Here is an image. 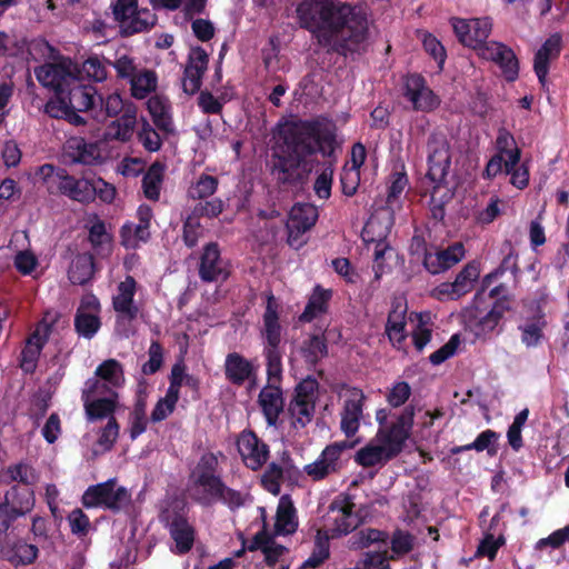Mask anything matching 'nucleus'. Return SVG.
Instances as JSON below:
<instances>
[{
    "label": "nucleus",
    "mask_w": 569,
    "mask_h": 569,
    "mask_svg": "<svg viewBox=\"0 0 569 569\" xmlns=\"http://www.w3.org/2000/svg\"><path fill=\"white\" fill-rule=\"evenodd\" d=\"M94 376L119 389L124 385L123 366L116 359L102 361L94 371Z\"/></svg>",
    "instance_id": "a18cd8bd"
},
{
    "label": "nucleus",
    "mask_w": 569,
    "mask_h": 569,
    "mask_svg": "<svg viewBox=\"0 0 569 569\" xmlns=\"http://www.w3.org/2000/svg\"><path fill=\"white\" fill-rule=\"evenodd\" d=\"M129 82L132 97L144 99L156 90L158 78L153 70L142 69L138 70Z\"/></svg>",
    "instance_id": "c03bdc74"
},
{
    "label": "nucleus",
    "mask_w": 569,
    "mask_h": 569,
    "mask_svg": "<svg viewBox=\"0 0 569 569\" xmlns=\"http://www.w3.org/2000/svg\"><path fill=\"white\" fill-rule=\"evenodd\" d=\"M92 181L93 176L76 178L74 176L69 174L67 197L81 203H90L94 201L96 188Z\"/></svg>",
    "instance_id": "a19ab883"
},
{
    "label": "nucleus",
    "mask_w": 569,
    "mask_h": 569,
    "mask_svg": "<svg viewBox=\"0 0 569 569\" xmlns=\"http://www.w3.org/2000/svg\"><path fill=\"white\" fill-rule=\"evenodd\" d=\"M117 479L89 486L83 492L81 503L84 508H103L113 513L127 509L131 505V492L126 487H116Z\"/></svg>",
    "instance_id": "20e7f679"
},
{
    "label": "nucleus",
    "mask_w": 569,
    "mask_h": 569,
    "mask_svg": "<svg viewBox=\"0 0 569 569\" xmlns=\"http://www.w3.org/2000/svg\"><path fill=\"white\" fill-rule=\"evenodd\" d=\"M118 295L112 298L113 310L128 321L134 320L139 315V308L134 303L137 281L132 276H127L118 284Z\"/></svg>",
    "instance_id": "5701e85b"
},
{
    "label": "nucleus",
    "mask_w": 569,
    "mask_h": 569,
    "mask_svg": "<svg viewBox=\"0 0 569 569\" xmlns=\"http://www.w3.org/2000/svg\"><path fill=\"white\" fill-rule=\"evenodd\" d=\"M164 164L156 161L144 173L142 178V189L144 197L152 201H158L160 198L161 184L163 181Z\"/></svg>",
    "instance_id": "79ce46f5"
},
{
    "label": "nucleus",
    "mask_w": 569,
    "mask_h": 569,
    "mask_svg": "<svg viewBox=\"0 0 569 569\" xmlns=\"http://www.w3.org/2000/svg\"><path fill=\"white\" fill-rule=\"evenodd\" d=\"M428 171L426 178L433 184H446V177L451 164L450 144L441 133H432L427 141Z\"/></svg>",
    "instance_id": "423d86ee"
},
{
    "label": "nucleus",
    "mask_w": 569,
    "mask_h": 569,
    "mask_svg": "<svg viewBox=\"0 0 569 569\" xmlns=\"http://www.w3.org/2000/svg\"><path fill=\"white\" fill-rule=\"evenodd\" d=\"M257 402L267 425L276 427L286 405L281 386L264 385L258 395Z\"/></svg>",
    "instance_id": "aec40b11"
},
{
    "label": "nucleus",
    "mask_w": 569,
    "mask_h": 569,
    "mask_svg": "<svg viewBox=\"0 0 569 569\" xmlns=\"http://www.w3.org/2000/svg\"><path fill=\"white\" fill-rule=\"evenodd\" d=\"M366 396L359 388H351L341 411L340 428L346 437H353L360 427Z\"/></svg>",
    "instance_id": "4468645a"
},
{
    "label": "nucleus",
    "mask_w": 569,
    "mask_h": 569,
    "mask_svg": "<svg viewBox=\"0 0 569 569\" xmlns=\"http://www.w3.org/2000/svg\"><path fill=\"white\" fill-rule=\"evenodd\" d=\"M8 508L19 517L30 512L34 506L32 486H12L4 495Z\"/></svg>",
    "instance_id": "72a5a7b5"
},
{
    "label": "nucleus",
    "mask_w": 569,
    "mask_h": 569,
    "mask_svg": "<svg viewBox=\"0 0 569 569\" xmlns=\"http://www.w3.org/2000/svg\"><path fill=\"white\" fill-rule=\"evenodd\" d=\"M137 124V107L128 102L124 112L107 128V136L113 140L128 142L131 140Z\"/></svg>",
    "instance_id": "cd10ccee"
},
{
    "label": "nucleus",
    "mask_w": 569,
    "mask_h": 569,
    "mask_svg": "<svg viewBox=\"0 0 569 569\" xmlns=\"http://www.w3.org/2000/svg\"><path fill=\"white\" fill-rule=\"evenodd\" d=\"M218 466H219L218 458L214 453H212V452L203 453L200 457V459L192 472L193 480L194 479H203L206 477L218 476L217 475Z\"/></svg>",
    "instance_id": "680f3d73"
},
{
    "label": "nucleus",
    "mask_w": 569,
    "mask_h": 569,
    "mask_svg": "<svg viewBox=\"0 0 569 569\" xmlns=\"http://www.w3.org/2000/svg\"><path fill=\"white\" fill-rule=\"evenodd\" d=\"M38 174L42 179L49 194L67 197L69 181L67 169L46 163L39 168Z\"/></svg>",
    "instance_id": "c756f323"
},
{
    "label": "nucleus",
    "mask_w": 569,
    "mask_h": 569,
    "mask_svg": "<svg viewBox=\"0 0 569 569\" xmlns=\"http://www.w3.org/2000/svg\"><path fill=\"white\" fill-rule=\"evenodd\" d=\"M129 435L131 440H136L147 430L148 420L144 401L138 400L134 403L133 409L129 415Z\"/></svg>",
    "instance_id": "6e6d98bb"
},
{
    "label": "nucleus",
    "mask_w": 569,
    "mask_h": 569,
    "mask_svg": "<svg viewBox=\"0 0 569 569\" xmlns=\"http://www.w3.org/2000/svg\"><path fill=\"white\" fill-rule=\"evenodd\" d=\"M229 272L226 269L217 242H209L203 247L199 262V277L203 282L223 281Z\"/></svg>",
    "instance_id": "dca6fc26"
},
{
    "label": "nucleus",
    "mask_w": 569,
    "mask_h": 569,
    "mask_svg": "<svg viewBox=\"0 0 569 569\" xmlns=\"http://www.w3.org/2000/svg\"><path fill=\"white\" fill-rule=\"evenodd\" d=\"M328 352V341L323 332L310 335L300 347V353L309 369H315Z\"/></svg>",
    "instance_id": "c9c22d12"
},
{
    "label": "nucleus",
    "mask_w": 569,
    "mask_h": 569,
    "mask_svg": "<svg viewBox=\"0 0 569 569\" xmlns=\"http://www.w3.org/2000/svg\"><path fill=\"white\" fill-rule=\"evenodd\" d=\"M149 360L142 366V373L154 375L163 363V347L158 340H152L148 350Z\"/></svg>",
    "instance_id": "e2e57ef3"
},
{
    "label": "nucleus",
    "mask_w": 569,
    "mask_h": 569,
    "mask_svg": "<svg viewBox=\"0 0 569 569\" xmlns=\"http://www.w3.org/2000/svg\"><path fill=\"white\" fill-rule=\"evenodd\" d=\"M70 109L86 111L93 119V109L96 108L98 91L91 84H83L74 77L62 92Z\"/></svg>",
    "instance_id": "2eb2a0df"
},
{
    "label": "nucleus",
    "mask_w": 569,
    "mask_h": 569,
    "mask_svg": "<svg viewBox=\"0 0 569 569\" xmlns=\"http://www.w3.org/2000/svg\"><path fill=\"white\" fill-rule=\"evenodd\" d=\"M193 483L203 488V496L197 499L202 506H210L216 502L219 496H221V490L224 488V482L220 476L194 479Z\"/></svg>",
    "instance_id": "8fccbe9b"
},
{
    "label": "nucleus",
    "mask_w": 569,
    "mask_h": 569,
    "mask_svg": "<svg viewBox=\"0 0 569 569\" xmlns=\"http://www.w3.org/2000/svg\"><path fill=\"white\" fill-rule=\"evenodd\" d=\"M202 233V226L199 221V218L189 214L183 221L182 226V240L188 248H194L198 243V240Z\"/></svg>",
    "instance_id": "bf43d9fd"
},
{
    "label": "nucleus",
    "mask_w": 569,
    "mask_h": 569,
    "mask_svg": "<svg viewBox=\"0 0 569 569\" xmlns=\"http://www.w3.org/2000/svg\"><path fill=\"white\" fill-rule=\"evenodd\" d=\"M94 273V259L89 253L77 256L68 270V278L73 284L88 283Z\"/></svg>",
    "instance_id": "58836bf2"
},
{
    "label": "nucleus",
    "mask_w": 569,
    "mask_h": 569,
    "mask_svg": "<svg viewBox=\"0 0 569 569\" xmlns=\"http://www.w3.org/2000/svg\"><path fill=\"white\" fill-rule=\"evenodd\" d=\"M331 537L327 529H318L315 537V547L310 557L303 562V568H318L330 555L329 540Z\"/></svg>",
    "instance_id": "49530a36"
},
{
    "label": "nucleus",
    "mask_w": 569,
    "mask_h": 569,
    "mask_svg": "<svg viewBox=\"0 0 569 569\" xmlns=\"http://www.w3.org/2000/svg\"><path fill=\"white\" fill-rule=\"evenodd\" d=\"M298 529L297 509L289 495H283L279 499L276 512L274 531L277 535H292Z\"/></svg>",
    "instance_id": "c85d7f7f"
},
{
    "label": "nucleus",
    "mask_w": 569,
    "mask_h": 569,
    "mask_svg": "<svg viewBox=\"0 0 569 569\" xmlns=\"http://www.w3.org/2000/svg\"><path fill=\"white\" fill-rule=\"evenodd\" d=\"M389 543L395 555L403 556L413 549L415 537L408 531L397 529L392 537H389Z\"/></svg>",
    "instance_id": "052dcab7"
},
{
    "label": "nucleus",
    "mask_w": 569,
    "mask_h": 569,
    "mask_svg": "<svg viewBox=\"0 0 569 569\" xmlns=\"http://www.w3.org/2000/svg\"><path fill=\"white\" fill-rule=\"evenodd\" d=\"M266 359L267 383L281 386L282 381V352L280 349L263 350Z\"/></svg>",
    "instance_id": "603ef678"
},
{
    "label": "nucleus",
    "mask_w": 569,
    "mask_h": 569,
    "mask_svg": "<svg viewBox=\"0 0 569 569\" xmlns=\"http://www.w3.org/2000/svg\"><path fill=\"white\" fill-rule=\"evenodd\" d=\"M64 157L71 163L93 166L101 162L100 148L97 142H89L82 137H71L64 144Z\"/></svg>",
    "instance_id": "412c9836"
},
{
    "label": "nucleus",
    "mask_w": 569,
    "mask_h": 569,
    "mask_svg": "<svg viewBox=\"0 0 569 569\" xmlns=\"http://www.w3.org/2000/svg\"><path fill=\"white\" fill-rule=\"evenodd\" d=\"M280 139L270 161V174L276 183L286 190L302 189L318 163L313 157L320 153L327 161L315 180L313 191L319 199L328 200L337 161L336 150L340 147L336 122L326 116L292 120L286 124Z\"/></svg>",
    "instance_id": "f257e3e1"
},
{
    "label": "nucleus",
    "mask_w": 569,
    "mask_h": 569,
    "mask_svg": "<svg viewBox=\"0 0 569 569\" xmlns=\"http://www.w3.org/2000/svg\"><path fill=\"white\" fill-rule=\"evenodd\" d=\"M332 295L331 289H325L322 286L316 284L308 298L305 310L298 317L299 322L310 323L316 318L328 313Z\"/></svg>",
    "instance_id": "a878e982"
},
{
    "label": "nucleus",
    "mask_w": 569,
    "mask_h": 569,
    "mask_svg": "<svg viewBox=\"0 0 569 569\" xmlns=\"http://www.w3.org/2000/svg\"><path fill=\"white\" fill-rule=\"evenodd\" d=\"M219 181L217 177L202 173L196 182L188 188L187 194L192 200H206L218 189Z\"/></svg>",
    "instance_id": "09e8293b"
},
{
    "label": "nucleus",
    "mask_w": 569,
    "mask_h": 569,
    "mask_svg": "<svg viewBox=\"0 0 569 569\" xmlns=\"http://www.w3.org/2000/svg\"><path fill=\"white\" fill-rule=\"evenodd\" d=\"M479 57L498 64L503 78L508 82L517 80L519 76V61L513 50L508 46L498 41H489Z\"/></svg>",
    "instance_id": "f8f14e48"
},
{
    "label": "nucleus",
    "mask_w": 569,
    "mask_h": 569,
    "mask_svg": "<svg viewBox=\"0 0 569 569\" xmlns=\"http://www.w3.org/2000/svg\"><path fill=\"white\" fill-rule=\"evenodd\" d=\"M37 80L56 94H61L76 77L70 68L61 63H44L34 70Z\"/></svg>",
    "instance_id": "4be33fe9"
},
{
    "label": "nucleus",
    "mask_w": 569,
    "mask_h": 569,
    "mask_svg": "<svg viewBox=\"0 0 569 569\" xmlns=\"http://www.w3.org/2000/svg\"><path fill=\"white\" fill-rule=\"evenodd\" d=\"M224 376L230 383L240 387L256 376L254 367L242 355L230 352L224 360Z\"/></svg>",
    "instance_id": "bb28decb"
},
{
    "label": "nucleus",
    "mask_w": 569,
    "mask_h": 569,
    "mask_svg": "<svg viewBox=\"0 0 569 569\" xmlns=\"http://www.w3.org/2000/svg\"><path fill=\"white\" fill-rule=\"evenodd\" d=\"M2 557L14 567L28 566L38 558L39 549L36 545L17 540L2 547Z\"/></svg>",
    "instance_id": "7c9ffc66"
},
{
    "label": "nucleus",
    "mask_w": 569,
    "mask_h": 569,
    "mask_svg": "<svg viewBox=\"0 0 569 569\" xmlns=\"http://www.w3.org/2000/svg\"><path fill=\"white\" fill-rule=\"evenodd\" d=\"M388 551L385 549H377L373 552H367L363 559L365 569H390L389 560L392 559Z\"/></svg>",
    "instance_id": "774afa93"
},
{
    "label": "nucleus",
    "mask_w": 569,
    "mask_h": 569,
    "mask_svg": "<svg viewBox=\"0 0 569 569\" xmlns=\"http://www.w3.org/2000/svg\"><path fill=\"white\" fill-rule=\"evenodd\" d=\"M480 274V264L477 261L468 262L456 276L452 282H442L435 289V297L439 300H458L473 289Z\"/></svg>",
    "instance_id": "9d476101"
},
{
    "label": "nucleus",
    "mask_w": 569,
    "mask_h": 569,
    "mask_svg": "<svg viewBox=\"0 0 569 569\" xmlns=\"http://www.w3.org/2000/svg\"><path fill=\"white\" fill-rule=\"evenodd\" d=\"M110 8L122 37L149 31L157 22V16L151 10L139 9L138 0H114Z\"/></svg>",
    "instance_id": "39448f33"
},
{
    "label": "nucleus",
    "mask_w": 569,
    "mask_h": 569,
    "mask_svg": "<svg viewBox=\"0 0 569 569\" xmlns=\"http://www.w3.org/2000/svg\"><path fill=\"white\" fill-rule=\"evenodd\" d=\"M355 502L348 493H340L333 498L328 508V518L332 521V527L328 529L329 536L338 538L346 536L359 526V517L355 512Z\"/></svg>",
    "instance_id": "6e6552de"
},
{
    "label": "nucleus",
    "mask_w": 569,
    "mask_h": 569,
    "mask_svg": "<svg viewBox=\"0 0 569 569\" xmlns=\"http://www.w3.org/2000/svg\"><path fill=\"white\" fill-rule=\"evenodd\" d=\"M409 413L402 416L399 422L386 430L377 432V445L368 443L357 451L355 461L363 467L370 468L377 465H386L390 460L398 457L408 440L407 430L409 427Z\"/></svg>",
    "instance_id": "7ed1b4c3"
},
{
    "label": "nucleus",
    "mask_w": 569,
    "mask_h": 569,
    "mask_svg": "<svg viewBox=\"0 0 569 569\" xmlns=\"http://www.w3.org/2000/svg\"><path fill=\"white\" fill-rule=\"evenodd\" d=\"M505 543L506 539L502 533L496 538L492 532H487L478 545L476 555L478 557H488L490 560H493L498 553V550Z\"/></svg>",
    "instance_id": "4d7b16f0"
},
{
    "label": "nucleus",
    "mask_w": 569,
    "mask_h": 569,
    "mask_svg": "<svg viewBox=\"0 0 569 569\" xmlns=\"http://www.w3.org/2000/svg\"><path fill=\"white\" fill-rule=\"evenodd\" d=\"M138 141L149 152H156L162 147V139L157 130L144 118L141 119L140 128L137 132Z\"/></svg>",
    "instance_id": "864d4df0"
},
{
    "label": "nucleus",
    "mask_w": 569,
    "mask_h": 569,
    "mask_svg": "<svg viewBox=\"0 0 569 569\" xmlns=\"http://www.w3.org/2000/svg\"><path fill=\"white\" fill-rule=\"evenodd\" d=\"M318 220V210L311 203H296L289 212L286 224L288 244L300 248L303 244L302 236L310 230Z\"/></svg>",
    "instance_id": "1a4fd4ad"
},
{
    "label": "nucleus",
    "mask_w": 569,
    "mask_h": 569,
    "mask_svg": "<svg viewBox=\"0 0 569 569\" xmlns=\"http://www.w3.org/2000/svg\"><path fill=\"white\" fill-rule=\"evenodd\" d=\"M316 412L315 401H305L291 399L288 406V413L291 418V425L296 429L307 427Z\"/></svg>",
    "instance_id": "37998d69"
},
{
    "label": "nucleus",
    "mask_w": 569,
    "mask_h": 569,
    "mask_svg": "<svg viewBox=\"0 0 569 569\" xmlns=\"http://www.w3.org/2000/svg\"><path fill=\"white\" fill-rule=\"evenodd\" d=\"M348 546L352 550H362L369 547H376V550L386 549L389 546V535L383 530L362 528L349 538Z\"/></svg>",
    "instance_id": "f704fd0d"
},
{
    "label": "nucleus",
    "mask_w": 569,
    "mask_h": 569,
    "mask_svg": "<svg viewBox=\"0 0 569 569\" xmlns=\"http://www.w3.org/2000/svg\"><path fill=\"white\" fill-rule=\"evenodd\" d=\"M407 305L393 301L386 323V333L393 346L401 345L406 338Z\"/></svg>",
    "instance_id": "473e14b6"
},
{
    "label": "nucleus",
    "mask_w": 569,
    "mask_h": 569,
    "mask_svg": "<svg viewBox=\"0 0 569 569\" xmlns=\"http://www.w3.org/2000/svg\"><path fill=\"white\" fill-rule=\"evenodd\" d=\"M120 425L116 417H110L106 426L100 429L98 443L106 450H111L119 438Z\"/></svg>",
    "instance_id": "69168bd1"
},
{
    "label": "nucleus",
    "mask_w": 569,
    "mask_h": 569,
    "mask_svg": "<svg viewBox=\"0 0 569 569\" xmlns=\"http://www.w3.org/2000/svg\"><path fill=\"white\" fill-rule=\"evenodd\" d=\"M112 393H118L117 388L94 376L86 380L81 398L97 399Z\"/></svg>",
    "instance_id": "5fc2aeb1"
},
{
    "label": "nucleus",
    "mask_w": 569,
    "mask_h": 569,
    "mask_svg": "<svg viewBox=\"0 0 569 569\" xmlns=\"http://www.w3.org/2000/svg\"><path fill=\"white\" fill-rule=\"evenodd\" d=\"M84 417L88 422H98L104 419L110 420L119 407V393L97 399L81 398Z\"/></svg>",
    "instance_id": "b1692460"
},
{
    "label": "nucleus",
    "mask_w": 569,
    "mask_h": 569,
    "mask_svg": "<svg viewBox=\"0 0 569 569\" xmlns=\"http://www.w3.org/2000/svg\"><path fill=\"white\" fill-rule=\"evenodd\" d=\"M3 482L7 485L17 482L16 486H33L36 482L34 469L23 461L10 465L3 472Z\"/></svg>",
    "instance_id": "de8ad7c7"
},
{
    "label": "nucleus",
    "mask_w": 569,
    "mask_h": 569,
    "mask_svg": "<svg viewBox=\"0 0 569 569\" xmlns=\"http://www.w3.org/2000/svg\"><path fill=\"white\" fill-rule=\"evenodd\" d=\"M147 107L157 129L167 134L173 133L174 127L168 101L158 96L151 97L147 102Z\"/></svg>",
    "instance_id": "e433bc0d"
},
{
    "label": "nucleus",
    "mask_w": 569,
    "mask_h": 569,
    "mask_svg": "<svg viewBox=\"0 0 569 569\" xmlns=\"http://www.w3.org/2000/svg\"><path fill=\"white\" fill-rule=\"evenodd\" d=\"M128 103H124L121 96L118 93L109 94L103 98L98 93L96 108L93 109V119L97 122H104L108 118L117 117L123 113Z\"/></svg>",
    "instance_id": "4c0bfd02"
},
{
    "label": "nucleus",
    "mask_w": 569,
    "mask_h": 569,
    "mask_svg": "<svg viewBox=\"0 0 569 569\" xmlns=\"http://www.w3.org/2000/svg\"><path fill=\"white\" fill-rule=\"evenodd\" d=\"M411 396V387L407 381H397L388 390L386 400L391 408L403 406Z\"/></svg>",
    "instance_id": "0e129e2a"
},
{
    "label": "nucleus",
    "mask_w": 569,
    "mask_h": 569,
    "mask_svg": "<svg viewBox=\"0 0 569 569\" xmlns=\"http://www.w3.org/2000/svg\"><path fill=\"white\" fill-rule=\"evenodd\" d=\"M451 26L458 40L463 46L476 50L478 56L488 46L489 41L487 39L492 30V20L489 17L472 19L452 18Z\"/></svg>",
    "instance_id": "0eeeda50"
},
{
    "label": "nucleus",
    "mask_w": 569,
    "mask_h": 569,
    "mask_svg": "<svg viewBox=\"0 0 569 569\" xmlns=\"http://www.w3.org/2000/svg\"><path fill=\"white\" fill-rule=\"evenodd\" d=\"M318 388V380L311 376H308L295 387L292 399L316 402Z\"/></svg>",
    "instance_id": "338daca9"
},
{
    "label": "nucleus",
    "mask_w": 569,
    "mask_h": 569,
    "mask_svg": "<svg viewBox=\"0 0 569 569\" xmlns=\"http://www.w3.org/2000/svg\"><path fill=\"white\" fill-rule=\"evenodd\" d=\"M561 41V36L559 33H553L542 43L535 54L533 70L541 84H545L546 82L550 60L560 54Z\"/></svg>",
    "instance_id": "393cba45"
},
{
    "label": "nucleus",
    "mask_w": 569,
    "mask_h": 569,
    "mask_svg": "<svg viewBox=\"0 0 569 569\" xmlns=\"http://www.w3.org/2000/svg\"><path fill=\"white\" fill-rule=\"evenodd\" d=\"M264 339L263 350L280 349L282 327L279 319V305L272 293L267 296L266 309L262 316Z\"/></svg>",
    "instance_id": "6ab92c4d"
},
{
    "label": "nucleus",
    "mask_w": 569,
    "mask_h": 569,
    "mask_svg": "<svg viewBox=\"0 0 569 569\" xmlns=\"http://www.w3.org/2000/svg\"><path fill=\"white\" fill-rule=\"evenodd\" d=\"M297 16L300 26L315 34L327 53L348 58L367 49L368 19L357 7L338 0H303Z\"/></svg>",
    "instance_id": "f03ea898"
},
{
    "label": "nucleus",
    "mask_w": 569,
    "mask_h": 569,
    "mask_svg": "<svg viewBox=\"0 0 569 569\" xmlns=\"http://www.w3.org/2000/svg\"><path fill=\"white\" fill-rule=\"evenodd\" d=\"M376 221L373 219L369 220L363 228V240L366 242L375 243L373 250V271L375 278L378 280L381 278L383 273V260L385 256L388 251H391L392 248L387 241V232L379 233L378 238L371 237L370 234L375 233Z\"/></svg>",
    "instance_id": "2f4dec72"
},
{
    "label": "nucleus",
    "mask_w": 569,
    "mask_h": 569,
    "mask_svg": "<svg viewBox=\"0 0 569 569\" xmlns=\"http://www.w3.org/2000/svg\"><path fill=\"white\" fill-rule=\"evenodd\" d=\"M496 149L499 154L506 156L505 168L510 169L519 164L521 150L517 147L515 137L506 129L500 128L496 139Z\"/></svg>",
    "instance_id": "ea45409f"
},
{
    "label": "nucleus",
    "mask_w": 569,
    "mask_h": 569,
    "mask_svg": "<svg viewBox=\"0 0 569 569\" xmlns=\"http://www.w3.org/2000/svg\"><path fill=\"white\" fill-rule=\"evenodd\" d=\"M166 522L170 537L174 541V549H172V551L176 555L188 553L192 549L196 540L193 526L190 525L187 517L180 512L168 515Z\"/></svg>",
    "instance_id": "ddd939ff"
},
{
    "label": "nucleus",
    "mask_w": 569,
    "mask_h": 569,
    "mask_svg": "<svg viewBox=\"0 0 569 569\" xmlns=\"http://www.w3.org/2000/svg\"><path fill=\"white\" fill-rule=\"evenodd\" d=\"M282 476L283 470L281 466L271 462L262 475L261 483L268 492L277 496L280 493Z\"/></svg>",
    "instance_id": "13d9d810"
},
{
    "label": "nucleus",
    "mask_w": 569,
    "mask_h": 569,
    "mask_svg": "<svg viewBox=\"0 0 569 569\" xmlns=\"http://www.w3.org/2000/svg\"><path fill=\"white\" fill-rule=\"evenodd\" d=\"M237 449L244 466L253 471L259 470L269 458V446L251 429L239 433Z\"/></svg>",
    "instance_id": "9b49d317"
},
{
    "label": "nucleus",
    "mask_w": 569,
    "mask_h": 569,
    "mask_svg": "<svg viewBox=\"0 0 569 569\" xmlns=\"http://www.w3.org/2000/svg\"><path fill=\"white\" fill-rule=\"evenodd\" d=\"M74 330L86 339H92L101 328V318L96 313H81L74 315Z\"/></svg>",
    "instance_id": "3c124183"
},
{
    "label": "nucleus",
    "mask_w": 569,
    "mask_h": 569,
    "mask_svg": "<svg viewBox=\"0 0 569 569\" xmlns=\"http://www.w3.org/2000/svg\"><path fill=\"white\" fill-rule=\"evenodd\" d=\"M403 96L412 102L416 110L430 111L439 104L432 90L427 87L425 78L418 73L406 77Z\"/></svg>",
    "instance_id": "f3484780"
},
{
    "label": "nucleus",
    "mask_w": 569,
    "mask_h": 569,
    "mask_svg": "<svg viewBox=\"0 0 569 569\" xmlns=\"http://www.w3.org/2000/svg\"><path fill=\"white\" fill-rule=\"evenodd\" d=\"M465 253V247L461 242H455L445 249L433 248L426 256L423 267L431 274H439L460 262Z\"/></svg>",
    "instance_id": "a211bd4d"
}]
</instances>
